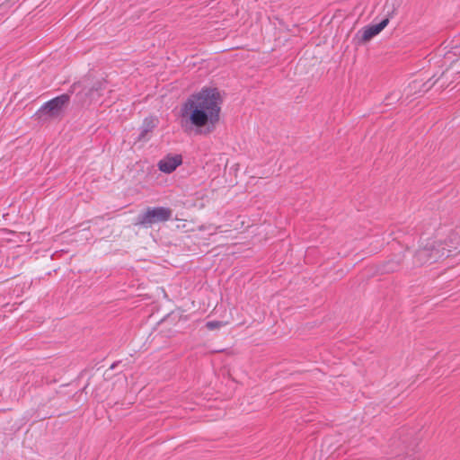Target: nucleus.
Wrapping results in <instances>:
<instances>
[{"instance_id":"1","label":"nucleus","mask_w":460,"mask_h":460,"mask_svg":"<svg viewBox=\"0 0 460 460\" xmlns=\"http://www.w3.org/2000/svg\"><path fill=\"white\" fill-rule=\"evenodd\" d=\"M221 97L217 88L204 87L192 94L181 108L182 117L197 128V134L214 131L220 119Z\"/></svg>"},{"instance_id":"2","label":"nucleus","mask_w":460,"mask_h":460,"mask_svg":"<svg viewBox=\"0 0 460 460\" xmlns=\"http://www.w3.org/2000/svg\"><path fill=\"white\" fill-rule=\"evenodd\" d=\"M172 209L165 207L147 208L137 216V225L151 227L154 224L166 222L172 217Z\"/></svg>"},{"instance_id":"3","label":"nucleus","mask_w":460,"mask_h":460,"mask_svg":"<svg viewBox=\"0 0 460 460\" xmlns=\"http://www.w3.org/2000/svg\"><path fill=\"white\" fill-rule=\"evenodd\" d=\"M68 102L69 96L67 94H61L45 102L40 107L39 112L48 118H57L63 112L64 108L68 104Z\"/></svg>"},{"instance_id":"4","label":"nucleus","mask_w":460,"mask_h":460,"mask_svg":"<svg viewBox=\"0 0 460 460\" xmlns=\"http://www.w3.org/2000/svg\"><path fill=\"white\" fill-rule=\"evenodd\" d=\"M428 244L430 247L433 262L447 258L452 254L453 246L448 245L446 241H432L428 242Z\"/></svg>"},{"instance_id":"5","label":"nucleus","mask_w":460,"mask_h":460,"mask_svg":"<svg viewBox=\"0 0 460 460\" xmlns=\"http://www.w3.org/2000/svg\"><path fill=\"white\" fill-rule=\"evenodd\" d=\"M182 164V156L181 155H167L157 164L158 169L164 173H172L178 166Z\"/></svg>"},{"instance_id":"6","label":"nucleus","mask_w":460,"mask_h":460,"mask_svg":"<svg viewBox=\"0 0 460 460\" xmlns=\"http://www.w3.org/2000/svg\"><path fill=\"white\" fill-rule=\"evenodd\" d=\"M389 19L385 18L379 23L370 24L364 27L358 33H361V40L367 41L381 32L388 24Z\"/></svg>"},{"instance_id":"7","label":"nucleus","mask_w":460,"mask_h":460,"mask_svg":"<svg viewBox=\"0 0 460 460\" xmlns=\"http://www.w3.org/2000/svg\"><path fill=\"white\" fill-rule=\"evenodd\" d=\"M158 119L155 117H147L143 120L137 137L138 141H146L150 138V133L157 127Z\"/></svg>"},{"instance_id":"8","label":"nucleus","mask_w":460,"mask_h":460,"mask_svg":"<svg viewBox=\"0 0 460 460\" xmlns=\"http://www.w3.org/2000/svg\"><path fill=\"white\" fill-rule=\"evenodd\" d=\"M431 251L428 243L418 249L414 254V264L417 266H422L425 264H432L434 263L431 259Z\"/></svg>"},{"instance_id":"9","label":"nucleus","mask_w":460,"mask_h":460,"mask_svg":"<svg viewBox=\"0 0 460 460\" xmlns=\"http://www.w3.org/2000/svg\"><path fill=\"white\" fill-rule=\"evenodd\" d=\"M427 84H428V82L423 83L422 81H419V80L412 81L408 86V89H409L408 94H411L412 91H414V94L424 93L431 86V85L427 86Z\"/></svg>"},{"instance_id":"10","label":"nucleus","mask_w":460,"mask_h":460,"mask_svg":"<svg viewBox=\"0 0 460 460\" xmlns=\"http://www.w3.org/2000/svg\"><path fill=\"white\" fill-rule=\"evenodd\" d=\"M402 259L390 260L383 265L382 271L384 273H392L397 271L401 266Z\"/></svg>"},{"instance_id":"11","label":"nucleus","mask_w":460,"mask_h":460,"mask_svg":"<svg viewBox=\"0 0 460 460\" xmlns=\"http://www.w3.org/2000/svg\"><path fill=\"white\" fill-rule=\"evenodd\" d=\"M222 326H224V323L221 322V321H209V322L206 323V327L208 330H211V331L212 330H216V329H219Z\"/></svg>"},{"instance_id":"12","label":"nucleus","mask_w":460,"mask_h":460,"mask_svg":"<svg viewBox=\"0 0 460 460\" xmlns=\"http://www.w3.org/2000/svg\"><path fill=\"white\" fill-rule=\"evenodd\" d=\"M401 98V93H398V92H394L392 93H390L387 97H386V101H388L389 99H394L395 101H399Z\"/></svg>"}]
</instances>
